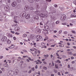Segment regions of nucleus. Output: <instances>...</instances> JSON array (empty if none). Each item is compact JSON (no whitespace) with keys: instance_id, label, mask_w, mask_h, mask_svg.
Masks as SVG:
<instances>
[{"instance_id":"obj_61","label":"nucleus","mask_w":76,"mask_h":76,"mask_svg":"<svg viewBox=\"0 0 76 76\" xmlns=\"http://www.w3.org/2000/svg\"><path fill=\"white\" fill-rule=\"evenodd\" d=\"M26 61L27 62H29V60L28 59H26Z\"/></svg>"},{"instance_id":"obj_7","label":"nucleus","mask_w":76,"mask_h":76,"mask_svg":"<svg viewBox=\"0 0 76 76\" xmlns=\"http://www.w3.org/2000/svg\"><path fill=\"white\" fill-rule=\"evenodd\" d=\"M44 27L45 29H47L48 31H49V30H50V28L47 25H44Z\"/></svg>"},{"instance_id":"obj_1","label":"nucleus","mask_w":76,"mask_h":76,"mask_svg":"<svg viewBox=\"0 0 76 76\" xmlns=\"http://www.w3.org/2000/svg\"><path fill=\"white\" fill-rule=\"evenodd\" d=\"M40 13V12L39 11H37L35 12V13L36 14V15H39L42 18H46V17H47V15L46 14H44L42 13H41L40 14H39Z\"/></svg>"},{"instance_id":"obj_58","label":"nucleus","mask_w":76,"mask_h":76,"mask_svg":"<svg viewBox=\"0 0 76 76\" xmlns=\"http://www.w3.org/2000/svg\"><path fill=\"white\" fill-rule=\"evenodd\" d=\"M55 66L56 67V69H58V66H57V65H55Z\"/></svg>"},{"instance_id":"obj_43","label":"nucleus","mask_w":76,"mask_h":76,"mask_svg":"<svg viewBox=\"0 0 76 76\" xmlns=\"http://www.w3.org/2000/svg\"><path fill=\"white\" fill-rule=\"evenodd\" d=\"M14 22H15V23H18V22L16 21V20H14Z\"/></svg>"},{"instance_id":"obj_27","label":"nucleus","mask_w":76,"mask_h":76,"mask_svg":"<svg viewBox=\"0 0 76 76\" xmlns=\"http://www.w3.org/2000/svg\"><path fill=\"white\" fill-rule=\"evenodd\" d=\"M37 31L39 33H40L41 32V29H38Z\"/></svg>"},{"instance_id":"obj_2","label":"nucleus","mask_w":76,"mask_h":76,"mask_svg":"<svg viewBox=\"0 0 76 76\" xmlns=\"http://www.w3.org/2000/svg\"><path fill=\"white\" fill-rule=\"evenodd\" d=\"M7 75L9 76H12L14 75V72L13 71H10L7 74Z\"/></svg>"},{"instance_id":"obj_8","label":"nucleus","mask_w":76,"mask_h":76,"mask_svg":"<svg viewBox=\"0 0 76 76\" xmlns=\"http://www.w3.org/2000/svg\"><path fill=\"white\" fill-rule=\"evenodd\" d=\"M19 70L18 69H15L14 72V74L15 75H17L19 73Z\"/></svg>"},{"instance_id":"obj_33","label":"nucleus","mask_w":76,"mask_h":76,"mask_svg":"<svg viewBox=\"0 0 76 76\" xmlns=\"http://www.w3.org/2000/svg\"><path fill=\"white\" fill-rule=\"evenodd\" d=\"M11 47L12 46H10V47H8V48H10V49H12V48H14V47Z\"/></svg>"},{"instance_id":"obj_59","label":"nucleus","mask_w":76,"mask_h":76,"mask_svg":"<svg viewBox=\"0 0 76 76\" xmlns=\"http://www.w3.org/2000/svg\"><path fill=\"white\" fill-rule=\"evenodd\" d=\"M45 9H46V8H47V7L46 6V5H45V7H44Z\"/></svg>"},{"instance_id":"obj_16","label":"nucleus","mask_w":76,"mask_h":76,"mask_svg":"<svg viewBox=\"0 0 76 76\" xmlns=\"http://www.w3.org/2000/svg\"><path fill=\"white\" fill-rule=\"evenodd\" d=\"M15 31H19V27H16L15 28Z\"/></svg>"},{"instance_id":"obj_9","label":"nucleus","mask_w":76,"mask_h":76,"mask_svg":"<svg viewBox=\"0 0 76 76\" xmlns=\"http://www.w3.org/2000/svg\"><path fill=\"white\" fill-rule=\"evenodd\" d=\"M36 38L38 39H40L42 38V37L41 35H37L36 36Z\"/></svg>"},{"instance_id":"obj_36","label":"nucleus","mask_w":76,"mask_h":76,"mask_svg":"<svg viewBox=\"0 0 76 76\" xmlns=\"http://www.w3.org/2000/svg\"><path fill=\"white\" fill-rule=\"evenodd\" d=\"M44 70H47V67L45 66H44L43 67Z\"/></svg>"},{"instance_id":"obj_64","label":"nucleus","mask_w":76,"mask_h":76,"mask_svg":"<svg viewBox=\"0 0 76 76\" xmlns=\"http://www.w3.org/2000/svg\"><path fill=\"white\" fill-rule=\"evenodd\" d=\"M73 48H75V49H76V46H73Z\"/></svg>"},{"instance_id":"obj_35","label":"nucleus","mask_w":76,"mask_h":76,"mask_svg":"<svg viewBox=\"0 0 76 76\" xmlns=\"http://www.w3.org/2000/svg\"><path fill=\"white\" fill-rule=\"evenodd\" d=\"M73 3L76 5V1H73Z\"/></svg>"},{"instance_id":"obj_29","label":"nucleus","mask_w":76,"mask_h":76,"mask_svg":"<svg viewBox=\"0 0 76 76\" xmlns=\"http://www.w3.org/2000/svg\"><path fill=\"white\" fill-rule=\"evenodd\" d=\"M51 18L52 19H53V20H55V19H56V18L54 17L53 18L52 17H51Z\"/></svg>"},{"instance_id":"obj_63","label":"nucleus","mask_w":76,"mask_h":76,"mask_svg":"<svg viewBox=\"0 0 76 76\" xmlns=\"http://www.w3.org/2000/svg\"><path fill=\"white\" fill-rule=\"evenodd\" d=\"M57 58H58L59 59H61V57H57Z\"/></svg>"},{"instance_id":"obj_13","label":"nucleus","mask_w":76,"mask_h":76,"mask_svg":"<svg viewBox=\"0 0 76 76\" xmlns=\"http://www.w3.org/2000/svg\"><path fill=\"white\" fill-rule=\"evenodd\" d=\"M25 18L26 19H29L30 18V15L29 14H27L25 16Z\"/></svg>"},{"instance_id":"obj_31","label":"nucleus","mask_w":76,"mask_h":76,"mask_svg":"<svg viewBox=\"0 0 76 76\" xmlns=\"http://www.w3.org/2000/svg\"><path fill=\"white\" fill-rule=\"evenodd\" d=\"M18 60L17 59H14L13 60V61L12 62V63L13 64L14 63V62H15V61H17Z\"/></svg>"},{"instance_id":"obj_14","label":"nucleus","mask_w":76,"mask_h":76,"mask_svg":"<svg viewBox=\"0 0 76 76\" xmlns=\"http://www.w3.org/2000/svg\"><path fill=\"white\" fill-rule=\"evenodd\" d=\"M22 16L23 17H24L26 15V12H23L22 13Z\"/></svg>"},{"instance_id":"obj_62","label":"nucleus","mask_w":76,"mask_h":76,"mask_svg":"<svg viewBox=\"0 0 76 76\" xmlns=\"http://www.w3.org/2000/svg\"><path fill=\"white\" fill-rule=\"evenodd\" d=\"M67 51H70L71 50L70 49H67Z\"/></svg>"},{"instance_id":"obj_5","label":"nucleus","mask_w":76,"mask_h":76,"mask_svg":"<svg viewBox=\"0 0 76 76\" xmlns=\"http://www.w3.org/2000/svg\"><path fill=\"white\" fill-rule=\"evenodd\" d=\"M16 5H17V3L15 1L12 2L11 4V6L12 7H15Z\"/></svg>"},{"instance_id":"obj_22","label":"nucleus","mask_w":76,"mask_h":76,"mask_svg":"<svg viewBox=\"0 0 76 76\" xmlns=\"http://www.w3.org/2000/svg\"><path fill=\"white\" fill-rule=\"evenodd\" d=\"M59 9H60L61 10H63V9H64V8H62V7H59Z\"/></svg>"},{"instance_id":"obj_20","label":"nucleus","mask_w":76,"mask_h":76,"mask_svg":"<svg viewBox=\"0 0 76 76\" xmlns=\"http://www.w3.org/2000/svg\"><path fill=\"white\" fill-rule=\"evenodd\" d=\"M28 1L30 3H33L34 2V0H28Z\"/></svg>"},{"instance_id":"obj_52","label":"nucleus","mask_w":76,"mask_h":76,"mask_svg":"<svg viewBox=\"0 0 76 76\" xmlns=\"http://www.w3.org/2000/svg\"><path fill=\"white\" fill-rule=\"evenodd\" d=\"M71 63H72V64H74V63H75V62L74 61H72Z\"/></svg>"},{"instance_id":"obj_60","label":"nucleus","mask_w":76,"mask_h":76,"mask_svg":"<svg viewBox=\"0 0 76 76\" xmlns=\"http://www.w3.org/2000/svg\"><path fill=\"white\" fill-rule=\"evenodd\" d=\"M58 75H59V76H60V75H61L60 74V72H58Z\"/></svg>"},{"instance_id":"obj_49","label":"nucleus","mask_w":76,"mask_h":76,"mask_svg":"<svg viewBox=\"0 0 76 76\" xmlns=\"http://www.w3.org/2000/svg\"><path fill=\"white\" fill-rule=\"evenodd\" d=\"M18 3H20V2H21V0H18Z\"/></svg>"},{"instance_id":"obj_12","label":"nucleus","mask_w":76,"mask_h":76,"mask_svg":"<svg viewBox=\"0 0 76 76\" xmlns=\"http://www.w3.org/2000/svg\"><path fill=\"white\" fill-rule=\"evenodd\" d=\"M24 9L25 10H29V7L28 5H26L25 6Z\"/></svg>"},{"instance_id":"obj_30","label":"nucleus","mask_w":76,"mask_h":76,"mask_svg":"<svg viewBox=\"0 0 76 76\" xmlns=\"http://www.w3.org/2000/svg\"><path fill=\"white\" fill-rule=\"evenodd\" d=\"M14 19H15V20H17V17L16 16H15L14 17Z\"/></svg>"},{"instance_id":"obj_40","label":"nucleus","mask_w":76,"mask_h":76,"mask_svg":"<svg viewBox=\"0 0 76 76\" xmlns=\"http://www.w3.org/2000/svg\"><path fill=\"white\" fill-rule=\"evenodd\" d=\"M4 57L3 56H1L0 57V59H1L2 58H4Z\"/></svg>"},{"instance_id":"obj_39","label":"nucleus","mask_w":76,"mask_h":76,"mask_svg":"<svg viewBox=\"0 0 76 76\" xmlns=\"http://www.w3.org/2000/svg\"><path fill=\"white\" fill-rule=\"evenodd\" d=\"M46 1H48V2H50L51 0H46Z\"/></svg>"},{"instance_id":"obj_46","label":"nucleus","mask_w":76,"mask_h":76,"mask_svg":"<svg viewBox=\"0 0 76 76\" xmlns=\"http://www.w3.org/2000/svg\"><path fill=\"white\" fill-rule=\"evenodd\" d=\"M68 68H69V69L70 68V65H68Z\"/></svg>"},{"instance_id":"obj_55","label":"nucleus","mask_w":76,"mask_h":76,"mask_svg":"<svg viewBox=\"0 0 76 76\" xmlns=\"http://www.w3.org/2000/svg\"><path fill=\"white\" fill-rule=\"evenodd\" d=\"M51 47H55V45H52L51 46Z\"/></svg>"},{"instance_id":"obj_45","label":"nucleus","mask_w":76,"mask_h":76,"mask_svg":"<svg viewBox=\"0 0 76 76\" xmlns=\"http://www.w3.org/2000/svg\"><path fill=\"white\" fill-rule=\"evenodd\" d=\"M1 70H2V71H4V68H2L1 69Z\"/></svg>"},{"instance_id":"obj_24","label":"nucleus","mask_w":76,"mask_h":76,"mask_svg":"<svg viewBox=\"0 0 76 76\" xmlns=\"http://www.w3.org/2000/svg\"><path fill=\"white\" fill-rule=\"evenodd\" d=\"M8 37H11V38H12L13 37V36H12V35L11 34H10L8 35Z\"/></svg>"},{"instance_id":"obj_32","label":"nucleus","mask_w":76,"mask_h":76,"mask_svg":"<svg viewBox=\"0 0 76 76\" xmlns=\"http://www.w3.org/2000/svg\"><path fill=\"white\" fill-rule=\"evenodd\" d=\"M68 54H70V55H72V54H73V53H72V52H68Z\"/></svg>"},{"instance_id":"obj_54","label":"nucleus","mask_w":76,"mask_h":76,"mask_svg":"<svg viewBox=\"0 0 76 76\" xmlns=\"http://www.w3.org/2000/svg\"><path fill=\"white\" fill-rule=\"evenodd\" d=\"M62 32V31L60 30V31H59V34H61V33Z\"/></svg>"},{"instance_id":"obj_25","label":"nucleus","mask_w":76,"mask_h":76,"mask_svg":"<svg viewBox=\"0 0 76 76\" xmlns=\"http://www.w3.org/2000/svg\"><path fill=\"white\" fill-rule=\"evenodd\" d=\"M28 59L29 60H30V61H34V59L31 58L30 57L28 58Z\"/></svg>"},{"instance_id":"obj_10","label":"nucleus","mask_w":76,"mask_h":76,"mask_svg":"<svg viewBox=\"0 0 76 76\" xmlns=\"http://www.w3.org/2000/svg\"><path fill=\"white\" fill-rule=\"evenodd\" d=\"M35 4L36 6V9H39V5L38 4V3H35Z\"/></svg>"},{"instance_id":"obj_44","label":"nucleus","mask_w":76,"mask_h":76,"mask_svg":"<svg viewBox=\"0 0 76 76\" xmlns=\"http://www.w3.org/2000/svg\"><path fill=\"white\" fill-rule=\"evenodd\" d=\"M57 63H61V62L59 61V60H58L57 61Z\"/></svg>"},{"instance_id":"obj_17","label":"nucleus","mask_w":76,"mask_h":76,"mask_svg":"<svg viewBox=\"0 0 76 76\" xmlns=\"http://www.w3.org/2000/svg\"><path fill=\"white\" fill-rule=\"evenodd\" d=\"M7 43L8 44H10L11 43V41L9 39H7Z\"/></svg>"},{"instance_id":"obj_38","label":"nucleus","mask_w":76,"mask_h":76,"mask_svg":"<svg viewBox=\"0 0 76 76\" xmlns=\"http://www.w3.org/2000/svg\"><path fill=\"white\" fill-rule=\"evenodd\" d=\"M18 25V24H14L13 25V26H17Z\"/></svg>"},{"instance_id":"obj_53","label":"nucleus","mask_w":76,"mask_h":76,"mask_svg":"<svg viewBox=\"0 0 76 76\" xmlns=\"http://www.w3.org/2000/svg\"><path fill=\"white\" fill-rule=\"evenodd\" d=\"M38 75H41V74L40 73V72L38 71Z\"/></svg>"},{"instance_id":"obj_15","label":"nucleus","mask_w":76,"mask_h":76,"mask_svg":"<svg viewBox=\"0 0 76 76\" xmlns=\"http://www.w3.org/2000/svg\"><path fill=\"white\" fill-rule=\"evenodd\" d=\"M30 37L32 39H34L35 38V35L34 34H32L30 36Z\"/></svg>"},{"instance_id":"obj_26","label":"nucleus","mask_w":76,"mask_h":76,"mask_svg":"<svg viewBox=\"0 0 76 76\" xmlns=\"http://www.w3.org/2000/svg\"><path fill=\"white\" fill-rule=\"evenodd\" d=\"M72 33H73V34H76V31H74L73 30L72 31Z\"/></svg>"},{"instance_id":"obj_51","label":"nucleus","mask_w":76,"mask_h":76,"mask_svg":"<svg viewBox=\"0 0 76 76\" xmlns=\"http://www.w3.org/2000/svg\"><path fill=\"white\" fill-rule=\"evenodd\" d=\"M15 34H17V35H19V34H19V33H17V32H16L15 33Z\"/></svg>"},{"instance_id":"obj_56","label":"nucleus","mask_w":76,"mask_h":76,"mask_svg":"<svg viewBox=\"0 0 76 76\" xmlns=\"http://www.w3.org/2000/svg\"><path fill=\"white\" fill-rule=\"evenodd\" d=\"M52 66H54V63L53 62H52Z\"/></svg>"},{"instance_id":"obj_19","label":"nucleus","mask_w":76,"mask_h":76,"mask_svg":"<svg viewBox=\"0 0 76 76\" xmlns=\"http://www.w3.org/2000/svg\"><path fill=\"white\" fill-rule=\"evenodd\" d=\"M34 19H39V17L38 16H36L34 18Z\"/></svg>"},{"instance_id":"obj_3","label":"nucleus","mask_w":76,"mask_h":76,"mask_svg":"<svg viewBox=\"0 0 76 76\" xmlns=\"http://www.w3.org/2000/svg\"><path fill=\"white\" fill-rule=\"evenodd\" d=\"M66 19V16L65 15H63L61 16V19L62 22H64Z\"/></svg>"},{"instance_id":"obj_34","label":"nucleus","mask_w":76,"mask_h":76,"mask_svg":"<svg viewBox=\"0 0 76 76\" xmlns=\"http://www.w3.org/2000/svg\"><path fill=\"white\" fill-rule=\"evenodd\" d=\"M64 34H67V32L65 31L64 32Z\"/></svg>"},{"instance_id":"obj_4","label":"nucleus","mask_w":76,"mask_h":76,"mask_svg":"<svg viewBox=\"0 0 76 76\" xmlns=\"http://www.w3.org/2000/svg\"><path fill=\"white\" fill-rule=\"evenodd\" d=\"M1 38V41L2 42H4L7 40V37H6L3 36Z\"/></svg>"},{"instance_id":"obj_18","label":"nucleus","mask_w":76,"mask_h":76,"mask_svg":"<svg viewBox=\"0 0 76 76\" xmlns=\"http://www.w3.org/2000/svg\"><path fill=\"white\" fill-rule=\"evenodd\" d=\"M4 66L5 67H9V65L7 64H5L4 65Z\"/></svg>"},{"instance_id":"obj_42","label":"nucleus","mask_w":76,"mask_h":76,"mask_svg":"<svg viewBox=\"0 0 76 76\" xmlns=\"http://www.w3.org/2000/svg\"><path fill=\"white\" fill-rule=\"evenodd\" d=\"M42 45L44 46L45 45V43L44 42L42 43Z\"/></svg>"},{"instance_id":"obj_57","label":"nucleus","mask_w":76,"mask_h":76,"mask_svg":"<svg viewBox=\"0 0 76 76\" xmlns=\"http://www.w3.org/2000/svg\"><path fill=\"white\" fill-rule=\"evenodd\" d=\"M56 11L54 10V11H53V12H52V13H56Z\"/></svg>"},{"instance_id":"obj_48","label":"nucleus","mask_w":76,"mask_h":76,"mask_svg":"<svg viewBox=\"0 0 76 76\" xmlns=\"http://www.w3.org/2000/svg\"><path fill=\"white\" fill-rule=\"evenodd\" d=\"M31 72H32V70H30L28 72V73H31Z\"/></svg>"},{"instance_id":"obj_11","label":"nucleus","mask_w":76,"mask_h":76,"mask_svg":"<svg viewBox=\"0 0 76 76\" xmlns=\"http://www.w3.org/2000/svg\"><path fill=\"white\" fill-rule=\"evenodd\" d=\"M21 7V5L20 4L17 5V6L15 7V9H16L18 10V9H19V8H20V7Z\"/></svg>"},{"instance_id":"obj_21","label":"nucleus","mask_w":76,"mask_h":76,"mask_svg":"<svg viewBox=\"0 0 76 76\" xmlns=\"http://www.w3.org/2000/svg\"><path fill=\"white\" fill-rule=\"evenodd\" d=\"M30 10H34V8L32 7H31L30 8Z\"/></svg>"},{"instance_id":"obj_50","label":"nucleus","mask_w":76,"mask_h":76,"mask_svg":"<svg viewBox=\"0 0 76 76\" xmlns=\"http://www.w3.org/2000/svg\"><path fill=\"white\" fill-rule=\"evenodd\" d=\"M11 33H12V34H15V32L12 31H11Z\"/></svg>"},{"instance_id":"obj_23","label":"nucleus","mask_w":76,"mask_h":76,"mask_svg":"<svg viewBox=\"0 0 76 76\" xmlns=\"http://www.w3.org/2000/svg\"><path fill=\"white\" fill-rule=\"evenodd\" d=\"M26 36H27V35H26V34H24L23 35V37H24V38L26 37Z\"/></svg>"},{"instance_id":"obj_41","label":"nucleus","mask_w":76,"mask_h":76,"mask_svg":"<svg viewBox=\"0 0 76 76\" xmlns=\"http://www.w3.org/2000/svg\"><path fill=\"white\" fill-rule=\"evenodd\" d=\"M58 7L57 5L56 4H55L54 5V7Z\"/></svg>"},{"instance_id":"obj_47","label":"nucleus","mask_w":76,"mask_h":76,"mask_svg":"<svg viewBox=\"0 0 76 76\" xmlns=\"http://www.w3.org/2000/svg\"><path fill=\"white\" fill-rule=\"evenodd\" d=\"M31 70H32L33 71H34V67H33L31 69Z\"/></svg>"},{"instance_id":"obj_37","label":"nucleus","mask_w":76,"mask_h":76,"mask_svg":"<svg viewBox=\"0 0 76 76\" xmlns=\"http://www.w3.org/2000/svg\"><path fill=\"white\" fill-rule=\"evenodd\" d=\"M56 24H58V23H59V21H57L56 22Z\"/></svg>"},{"instance_id":"obj_6","label":"nucleus","mask_w":76,"mask_h":76,"mask_svg":"<svg viewBox=\"0 0 76 76\" xmlns=\"http://www.w3.org/2000/svg\"><path fill=\"white\" fill-rule=\"evenodd\" d=\"M4 9L5 11H9L10 9V8L9 6H7L4 7Z\"/></svg>"},{"instance_id":"obj_28","label":"nucleus","mask_w":76,"mask_h":76,"mask_svg":"<svg viewBox=\"0 0 76 76\" xmlns=\"http://www.w3.org/2000/svg\"><path fill=\"white\" fill-rule=\"evenodd\" d=\"M59 47H64V45H59Z\"/></svg>"}]
</instances>
